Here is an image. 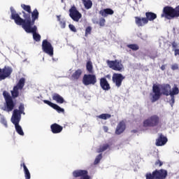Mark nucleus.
Instances as JSON below:
<instances>
[{"label": "nucleus", "instance_id": "nucleus-1", "mask_svg": "<svg viewBox=\"0 0 179 179\" xmlns=\"http://www.w3.org/2000/svg\"><path fill=\"white\" fill-rule=\"evenodd\" d=\"M21 8L24 10L22 11L24 19L20 17L13 7H10V8L11 12L10 19L14 20L15 24L23 27L31 23H36L40 15L38 10L35 8L31 11V6L26 4H21Z\"/></svg>", "mask_w": 179, "mask_h": 179}, {"label": "nucleus", "instance_id": "nucleus-2", "mask_svg": "<svg viewBox=\"0 0 179 179\" xmlns=\"http://www.w3.org/2000/svg\"><path fill=\"white\" fill-rule=\"evenodd\" d=\"M171 92L173 90H171V85L169 84H162L159 87L154 84L152 86V93H150L152 103H155V101L159 100L162 94L163 96H170Z\"/></svg>", "mask_w": 179, "mask_h": 179}, {"label": "nucleus", "instance_id": "nucleus-3", "mask_svg": "<svg viewBox=\"0 0 179 179\" xmlns=\"http://www.w3.org/2000/svg\"><path fill=\"white\" fill-rule=\"evenodd\" d=\"M157 18V15L155 13L147 12L145 13V17H134L135 23L138 27H143L150 22H152L155 19Z\"/></svg>", "mask_w": 179, "mask_h": 179}, {"label": "nucleus", "instance_id": "nucleus-4", "mask_svg": "<svg viewBox=\"0 0 179 179\" xmlns=\"http://www.w3.org/2000/svg\"><path fill=\"white\" fill-rule=\"evenodd\" d=\"M161 17H166L168 20H171L176 17H179V6L175 8L171 6H165L163 9V13L161 15Z\"/></svg>", "mask_w": 179, "mask_h": 179}, {"label": "nucleus", "instance_id": "nucleus-5", "mask_svg": "<svg viewBox=\"0 0 179 179\" xmlns=\"http://www.w3.org/2000/svg\"><path fill=\"white\" fill-rule=\"evenodd\" d=\"M36 22H32L27 25L22 26V29L26 31V33H32L33 38L35 41H40L41 40V36L37 34V26L34 25Z\"/></svg>", "mask_w": 179, "mask_h": 179}, {"label": "nucleus", "instance_id": "nucleus-6", "mask_svg": "<svg viewBox=\"0 0 179 179\" xmlns=\"http://www.w3.org/2000/svg\"><path fill=\"white\" fill-rule=\"evenodd\" d=\"M167 177V171L165 169H156L152 173L145 174L146 179H166Z\"/></svg>", "mask_w": 179, "mask_h": 179}, {"label": "nucleus", "instance_id": "nucleus-7", "mask_svg": "<svg viewBox=\"0 0 179 179\" xmlns=\"http://www.w3.org/2000/svg\"><path fill=\"white\" fill-rule=\"evenodd\" d=\"M160 124V117L157 115H152L145 120L143 122L144 128L157 127Z\"/></svg>", "mask_w": 179, "mask_h": 179}, {"label": "nucleus", "instance_id": "nucleus-8", "mask_svg": "<svg viewBox=\"0 0 179 179\" xmlns=\"http://www.w3.org/2000/svg\"><path fill=\"white\" fill-rule=\"evenodd\" d=\"M3 96L6 101L7 111H13V108H15V106H16V103L13 102L12 96L6 91L3 92Z\"/></svg>", "mask_w": 179, "mask_h": 179}, {"label": "nucleus", "instance_id": "nucleus-9", "mask_svg": "<svg viewBox=\"0 0 179 179\" xmlns=\"http://www.w3.org/2000/svg\"><path fill=\"white\" fill-rule=\"evenodd\" d=\"M83 83L85 86L94 85L97 83V77L93 73L85 74L83 77Z\"/></svg>", "mask_w": 179, "mask_h": 179}, {"label": "nucleus", "instance_id": "nucleus-10", "mask_svg": "<svg viewBox=\"0 0 179 179\" xmlns=\"http://www.w3.org/2000/svg\"><path fill=\"white\" fill-rule=\"evenodd\" d=\"M69 16L73 22H79L80 19H82V13L78 10V8H76V6H73L69 10Z\"/></svg>", "mask_w": 179, "mask_h": 179}, {"label": "nucleus", "instance_id": "nucleus-11", "mask_svg": "<svg viewBox=\"0 0 179 179\" xmlns=\"http://www.w3.org/2000/svg\"><path fill=\"white\" fill-rule=\"evenodd\" d=\"M106 64L110 68V69H113V71H118L120 72V71H122L124 69V66L121 63V61L119 60H107Z\"/></svg>", "mask_w": 179, "mask_h": 179}, {"label": "nucleus", "instance_id": "nucleus-12", "mask_svg": "<svg viewBox=\"0 0 179 179\" xmlns=\"http://www.w3.org/2000/svg\"><path fill=\"white\" fill-rule=\"evenodd\" d=\"M42 50L43 52L48 54V55H50V57L54 55V48L52 47V45H51V43L47 39L43 40L42 42Z\"/></svg>", "mask_w": 179, "mask_h": 179}, {"label": "nucleus", "instance_id": "nucleus-13", "mask_svg": "<svg viewBox=\"0 0 179 179\" xmlns=\"http://www.w3.org/2000/svg\"><path fill=\"white\" fill-rule=\"evenodd\" d=\"M12 72L13 70L8 66H4L3 69H0V80H5L6 78H9L12 75Z\"/></svg>", "mask_w": 179, "mask_h": 179}, {"label": "nucleus", "instance_id": "nucleus-14", "mask_svg": "<svg viewBox=\"0 0 179 179\" xmlns=\"http://www.w3.org/2000/svg\"><path fill=\"white\" fill-rule=\"evenodd\" d=\"M124 79H125V76L121 73H115L112 77L113 83H115L116 87H121Z\"/></svg>", "mask_w": 179, "mask_h": 179}, {"label": "nucleus", "instance_id": "nucleus-15", "mask_svg": "<svg viewBox=\"0 0 179 179\" xmlns=\"http://www.w3.org/2000/svg\"><path fill=\"white\" fill-rule=\"evenodd\" d=\"M22 114H24V105H23V103H20L19 106V110L15 109L13 110L11 118L15 120H21Z\"/></svg>", "mask_w": 179, "mask_h": 179}, {"label": "nucleus", "instance_id": "nucleus-16", "mask_svg": "<svg viewBox=\"0 0 179 179\" xmlns=\"http://www.w3.org/2000/svg\"><path fill=\"white\" fill-rule=\"evenodd\" d=\"M87 174L88 172L86 170H76L73 172V177L75 178L80 177V179H90V176Z\"/></svg>", "mask_w": 179, "mask_h": 179}, {"label": "nucleus", "instance_id": "nucleus-17", "mask_svg": "<svg viewBox=\"0 0 179 179\" xmlns=\"http://www.w3.org/2000/svg\"><path fill=\"white\" fill-rule=\"evenodd\" d=\"M11 122H13V124L15 125V131L18 134V135L24 136V132H23V129H22V127L19 125V123L20 122V119L11 118Z\"/></svg>", "mask_w": 179, "mask_h": 179}, {"label": "nucleus", "instance_id": "nucleus-18", "mask_svg": "<svg viewBox=\"0 0 179 179\" xmlns=\"http://www.w3.org/2000/svg\"><path fill=\"white\" fill-rule=\"evenodd\" d=\"M168 141L169 139L167 137L163 135V134H159L158 138L156 139L155 145L156 146H164Z\"/></svg>", "mask_w": 179, "mask_h": 179}, {"label": "nucleus", "instance_id": "nucleus-19", "mask_svg": "<svg viewBox=\"0 0 179 179\" xmlns=\"http://www.w3.org/2000/svg\"><path fill=\"white\" fill-rule=\"evenodd\" d=\"M43 101L45 104H47L48 106H49L50 107L53 108V110H56V111H57V113H64L65 112V110L64 108L59 107V106H58L48 100H43Z\"/></svg>", "mask_w": 179, "mask_h": 179}, {"label": "nucleus", "instance_id": "nucleus-20", "mask_svg": "<svg viewBox=\"0 0 179 179\" xmlns=\"http://www.w3.org/2000/svg\"><path fill=\"white\" fill-rule=\"evenodd\" d=\"M99 85L103 90L108 91L111 89V86H110V83L106 78H101L99 80Z\"/></svg>", "mask_w": 179, "mask_h": 179}, {"label": "nucleus", "instance_id": "nucleus-21", "mask_svg": "<svg viewBox=\"0 0 179 179\" xmlns=\"http://www.w3.org/2000/svg\"><path fill=\"white\" fill-rule=\"evenodd\" d=\"M179 94V89L178 87L175 86L172 88V91L171 92V94L169 96H171V99H170V104L171 106V107H173V106H174V103H176V99H175V96L176 95Z\"/></svg>", "mask_w": 179, "mask_h": 179}, {"label": "nucleus", "instance_id": "nucleus-22", "mask_svg": "<svg viewBox=\"0 0 179 179\" xmlns=\"http://www.w3.org/2000/svg\"><path fill=\"white\" fill-rule=\"evenodd\" d=\"M127 125L125 124V122L120 121L116 127L115 134L116 135H121V134H122L124 131H125Z\"/></svg>", "mask_w": 179, "mask_h": 179}, {"label": "nucleus", "instance_id": "nucleus-23", "mask_svg": "<svg viewBox=\"0 0 179 179\" xmlns=\"http://www.w3.org/2000/svg\"><path fill=\"white\" fill-rule=\"evenodd\" d=\"M50 129L52 134H61L64 127L57 123H54L50 125Z\"/></svg>", "mask_w": 179, "mask_h": 179}, {"label": "nucleus", "instance_id": "nucleus-24", "mask_svg": "<svg viewBox=\"0 0 179 179\" xmlns=\"http://www.w3.org/2000/svg\"><path fill=\"white\" fill-rule=\"evenodd\" d=\"M99 14L103 16V17H107L108 15H114V10L111 8H105L103 10H101L99 11Z\"/></svg>", "mask_w": 179, "mask_h": 179}, {"label": "nucleus", "instance_id": "nucleus-25", "mask_svg": "<svg viewBox=\"0 0 179 179\" xmlns=\"http://www.w3.org/2000/svg\"><path fill=\"white\" fill-rule=\"evenodd\" d=\"M52 100L57 102L59 104H63V103L65 101L64 97L61 96V95L57 93L52 94Z\"/></svg>", "mask_w": 179, "mask_h": 179}, {"label": "nucleus", "instance_id": "nucleus-26", "mask_svg": "<svg viewBox=\"0 0 179 179\" xmlns=\"http://www.w3.org/2000/svg\"><path fill=\"white\" fill-rule=\"evenodd\" d=\"M24 83H26V80L24 79V78H22L20 79L17 85L14 86V87H17V89L22 90V89L24 87Z\"/></svg>", "mask_w": 179, "mask_h": 179}, {"label": "nucleus", "instance_id": "nucleus-27", "mask_svg": "<svg viewBox=\"0 0 179 179\" xmlns=\"http://www.w3.org/2000/svg\"><path fill=\"white\" fill-rule=\"evenodd\" d=\"M108 149H110L109 144H103L100 145L99 148L96 150L97 153H103V152H106Z\"/></svg>", "mask_w": 179, "mask_h": 179}, {"label": "nucleus", "instance_id": "nucleus-28", "mask_svg": "<svg viewBox=\"0 0 179 179\" xmlns=\"http://www.w3.org/2000/svg\"><path fill=\"white\" fill-rule=\"evenodd\" d=\"M81 76L82 70L79 69L72 74L71 78L72 79H73V80H78V79H79V78H80Z\"/></svg>", "mask_w": 179, "mask_h": 179}, {"label": "nucleus", "instance_id": "nucleus-29", "mask_svg": "<svg viewBox=\"0 0 179 179\" xmlns=\"http://www.w3.org/2000/svg\"><path fill=\"white\" fill-rule=\"evenodd\" d=\"M86 70L88 73H94V71H93V63H92V61H88L87 62Z\"/></svg>", "mask_w": 179, "mask_h": 179}, {"label": "nucleus", "instance_id": "nucleus-30", "mask_svg": "<svg viewBox=\"0 0 179 179\" xmlns=\"http://www.w3.org/2000/svg\"><path fill=\"white\" fill-rule=\"evenodd\" d=\"M19 90H20L17 87H13V90L11 91V97L16 99L19 97Z\"/></svg>", "mask_w": 179, "mask_h": 179}, {"label": "nucleus", "instance_id": "nucleus-31", "mask_svg": "<svg viewBox=\"0 0 179 179\" xmlns=\"http://www.w3.org/2000/svg\"><path fill=\"white\" fill-rule=\"evenodd\" d=\"M83 3L85 9H90L93 6V2L92 0H83Z\"/></svg>", "mask_w": 179, "mask_h": 179}, {"label": "nucleus", "instance_id": "nucleus-32", "mask_svg": "<svg viewBox=\"0 0 179 179\" xmlns=\"http://www.w3.org/2000/svg\"><path fill=\"white\" fill-rule=\"evenodd\" d=\"M24 174L25 179H30L31 178V175L30 174V171H29V169H27V166H24Z\"/></svg>", "mask_w": 179, "mask_h": 179}, {"label": "nucleus", "instance_id": "nucleus-33", "mask_svg": "<svg viewBox=\"0 0 179 179\" xmlns=\"http://www.w3.org/2000/svg\"><path fill=\"white\" fill-rule=\"evenodd\" d=\"M97 118H99L100 120H108L109 118H111V115L108 113H102L98 115Z\"/></svg>", "mask_w": 179, "mask_h": 179}, {"label": "nucleus", "instance_id": "nucleus-34", "mask_svg": "<svg viewBox=\"0 0 179 179\" xmlns=\"http://www.w3.org/2000/svg\"><path fill=\"white\" fill-rule=\"evenodd\" d=\"M127 48H130V50H132L133 51H138V50H139V46L136 44L127 45Z\"/></svg>", "mask_w": 179, "mask_h": 179}, {"label": "nucleus", "instance_id": "nucleus-35", "mask_svg": "<svg viewBox=\"0 0 179 179\" xmlns=\"http://www.w3.org/2000/svg\"><path fill=\"white\" fill-rule=\"evenodd\" d=\"M101 159H103V154H99L95 158V160L94 162V164H99V163H100V161L101 160Z\"/></svg>", "mask_w": 179, "mask_h": 179}, {"label": "nucleus", "instance_id": "nucleus-36", "mask_svg": "<svg viewBox=\"0 0 179 179\" xmlns=\"http://www.w3.org/2000/svg\"><path fill=\"white\" fill-rule=\"evenodd\" d=\"M89 34H92V27L89 26L86 28L85 29V37H87V36H89Z\"/></svg>", "mask_w": 179, "mask_h": 179}, {"label": "nucleus", "instance_id": "nucleus-37", "mask_svg": "<svg viewBox=\"0 0 179 179\" xmlns=\"http://www.w3.org/2000/svg\"><path fill=\"white\" fill-rule=\"evenodd\" d=\"M155 167H162L163 166V162L160 159H157L155 163Z\"/></svg>", "mask_w": 179, "mask_h": 179}, {"label": "nucleus", "instance_id": "nucleus-38", "mask_svg": "<svg viewBox=\"0 0 179 179\" xmlns=\"http://www.w3.org/2000/svg\"><path fill=\"white\" fill-rule=\"evenodd\" d=\"M0 122L3 124V125L5 126L6 128H8V122H6V119H5V117H1Z\"/></svg>", "mask_w": 179, "mask_h": 179}, {"label": "nucleus", "instance_id": "nucleus-39", "mask_svg": "<svg viewBox=\"0 0 179 179\" xmlns=\"http://www.w3.org/2000/svg\"><path fill=\"white\" fill-rule=\"evenodd\" d=\"M106 24V19L104 18H101L99 20V26H101V27H103V26Z\"/></svg>", "mask_w": 179, "mask_h": 179}, {"label": "nucleus", "instance_id": "nucleus-40", "mask_svg": "<svg viewBox=\"0 0 179 179\" xmlns=\"http://www.w3.org/2000/svg\"><path fill=\"white\" fill-rule=\"evenodd\" d=\"M69 27L70 29V30H71V31H73L74 33H76V28L75 27V25L70 24L69 25Z\"/></svg>", "mask_w": 179, "mask_h": 179}, {"label": "nucleus", "instance_id": "nucleus-41", "mask_svg": "<svg viewBox=\"0 0 179 179\" xmlns=\"http://www.w3.org/2000/svg\"><path fill=\"white\" fill-rule=\"evenodd\" d=\"M171 45H172V48H173V50H177V48H178V44L176 41L172 42Z\"/></svg>", "mask_w": 179, "mask_h": 179}, {"label": "nucleus", "instance_id": "nucleus-42", "mask_svg": "<svg viewBox=\"0 0 179 179\" xmlns=\"http://www.w3.org/2000/svg\"><path fill=\"white\" fill-rule=\"evenodd\" d=\"M172 71H177L178 69V64H174L171 66Z\"/></svg>", "mask_w": 179, "mask_h": 179}, {"label": "nucleus", "instance_id": "nucleus-43", "mask_svg": "<svg viewBox=\"0 0 179 179\" xmlns=\"http://www.w3.org/2000/svg\"><path fill=\"white\" fill-rule=\"evenodd\" d=\"M60 26L62 29H65L66 26V23L65 22V21H60Z\"/></svg>", "mask_w": 179, "mask_h": 179}, {"label": "nucleus", "instance_id": "nucleus-44", "mask_svg": "<svg viewBox=\"0 0 179 179\" xmlns=\"http://www.w3.org/2000/svg\"><path fill=\"white\" fill-rule=\"evenodd\" d=\"M173 51H174V55L175 57H177V55H179V49H173Z\"/></svg>", "mask_w": 179, "mask_h": 179}, {"label": "nucleus", "instance_id": "nucleus-45", "mask_svg": "<svg viewBox=\"0 0 179 179\" xmlns=\"http://www.w3.org/2000/svg\"><path fill=\"white\" fill-rule=\"evenodd\" d=\"M103 78H105L106 79H108L109 80H111V75L110 74L105 76V77Z\"/></svg>", "mask_w": 179, "mask_h": 179}, {"label": "nucleus", "instance_id": "nucleus-46", "mask_svg": "<svg viewBox=\"0 0 179 179\" xmlns=\"http://www.w3.org/2000/svg\"><path fill=\"white\" fill-rule=\"evenodd\" d=\"M103 130H104L105 132H108V127H106V126H104L103 127Z\"/></svg>", "mask_w": 179, "mask_h": 179}, {"label": "nucleus", "instance_id": "nucleus-47", "mask_svg": "<svg viewBox=\"0 0 179 179\" xmlns=\"http://www.w3.org/2000/svg\"><path fill=\"white\" fill-rule=\"evenodd\" d=\"M161 69H162V71H164L166 69V66L165 65H162L161 66Z\"/></svg>", "mask_w": 179, "mask_h": 179}, {"label": "nucleus", "instance_id": "nucleus-48", "mask_svg": "<svg viewBox=\"0 0 179 179\" xmlns=\"http://www.w3.org/2000/svg\"><path fill=\"white\" fill-rule=\"evenodd\" d=\"M21 167H23L24 170V166H26V164H24V162H23L22 164H21Z\"/></svg>", "mask_w": 179, "mask_h": 179}, {"label": "nucleus", "instance_id": "nucleus-49", "mask_svg": "<svg viewBox=\"0 0 179 179\" xmlns=\"http://www.w3.org/2000/svg\"><path fill=\"white\" fill-rule=\"evenodd\" d=\"M131 132H133L134 134H136V132H138L137 130H131Z\"/></svg>", "mask_w": 179, "mask_h": 179}, {"label": "nucleus", "instance_id": "nucleus-50", "mask_svg": "<svg viewBox=\"0 0 179 179\" xmlns=\"http://www.w3.org/2000/svg\"><path fill=\"white\" fill-rule=\"evenodd\" d=\"M62 2H64V0H62Z\"/></svg>", "mask_w": 179, "mask_h": 179}, {"label": "nucleus", "instance_id": "nucleus-51", "mask_svg": "<svg viewBox=\"0 0 179 179\" xmlns=\"http://www.w3.org/2000/svg\"><path fill=\"white\" fill-rule=\"evenodd\" d=\"M139 1H142V0H139Z\"/></svg>", "mask_w": 179, "mask_h": 179}]
</instances>
